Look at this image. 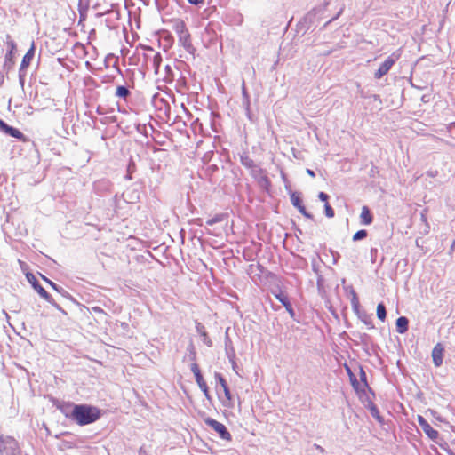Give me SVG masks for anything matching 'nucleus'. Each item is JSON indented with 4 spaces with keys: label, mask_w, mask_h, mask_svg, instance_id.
<instances>
[{
    "label": "nucleus",
    "mask_w": 455,
    "mask_h": 455,
    "mask_svg": "<svg viewBox=\"0 0 455 455\" xmlns=\"http://www.w3.org/2000/svg\"><path fill=\"white\" fill-rule=\"evenodd\" d=\"M100 417V411L97 407L76 404L74 405L69 418L80 426L88 425L95 422Z\"/></svg>",
    "instance_id": "1"
},
{
    "label": "nucleus",
    "mask_w": 455,
    "mask_h": 455,
    "mask_svg": "<svg viewBox=\"0 0 455 455\" xmlns=\"http://www.w3.org/2000/svg\"><path fill=\"white\" fill-rule=\"evenodd\" d=\"M173 30L178 35L180 43L185 48L191 47V36L183 20H176L173 25Z\"/></svg>",
    "instance_id": "2"
},
{
    "label": "nucleus",
    "mask_w": 455,
    "mask_h": 455,
    "mask_svg": "<svg viewBox=\"0 0 455 455\" xmlns=\"http://www.w3.org/2000/svg\"><path fill=\"white\" fill-rule=\"evenodd\" d=\"M191 371L193 372L194 376H195V379H196V384L198 385L199 388L201 389V391L204 393L205 398L209 401L212 400V396L210 395V391H209V387H208V385L206 383V381L204 380L202 373H201V370H200V367L197 363H194L191 364Z\"/></svg>",
    "instance_id": "3"
},
{
    "label": "nucleus",
    "mask_w": 455,
    "mask_h": 455,
    "mask_svg": "<svg viewBox=\"0 0 455 455\" xmlns=\"http://www.w3.org/2000/svg\"><path fill=\"white\" fill-rule=\"evenodd\" d=\"M204 423L217 432L220 437L225 441L230 442L232 435L227 429L226 426L212 418H206Z\"/></svg>",
    "instance_id": "4"
},
{
    "label": "nucleus",
    "mask_w": 455,
    "mask_h": 455,
    "mask_svg": "<svg viewBox=\"0 0 455 455\" xmlns=\"http://www.w3.org/2000/svg\"><path fill=\"white\" fill-rule=\"evenodd\" d=\"M400 53L394 52L388 56L385 61L379 66V68L374 73L376 79H380L383 76L388 73L395 61L400 58Z\"/></svg>",
    "instance_id": "5"
},
{
    "label": "nucleus",
    "mask_w": 455,
    "mask_h": 455,
    "mask_svg": "<svg viewBox=\"0 0 455 455\" xmlns=\"http://www.w3.org/2000/svg\"><path fill=\"white\" fill-rule=\"evenodd\" d=\"M291 201L292 205L294 207H296L303 216H305L307 219H313V215L306 210V208L303 204V202H302V198L299 193H297V192L291 193Z\"/></svg>",
    "instance_id": "6"
},
{
    "label": "nucleus",
    "mask_w": 455,
    "mask_h": 455,
    "mask_svg": "<svg viewBox=\"0 0 455 455\" xmlns=\"http://www.w3.org/2000/svg\"><path fill=\"white\" fill-rule=\"evenodd\" d=\"M418 422L419 426L421 427L424 433L432 440L437 439L439 433L437 430L434 429L430 424L425 419L424 417L419 415L418 416Z\"/></svg>",
    "instance_id": "7"
},
{
    "label": "nucleus",
    "mask_w": 455,
    "mask_h": 455,
    "mask_svg": "<svg viewBox=\"0 0 455 455\" xmlns=\"http://www.w3.org/2000/svg\"><path fill=\"white\" fill-rule=\"evenodd\" d=\"M0 130L13 138L24 140V134L19 129L9 126L3 120H0Z\"/></svg>",
    "instance_id": "8"
},
{
    "label": "nucleus",
    "mask_w": 455,
    "mask_h": 455,
    "mask_svg": "<svg viewBox=\"0 0 455 455\" xmlns=\"http://www.w3.org/2000/svg\"><path fill=\"white\" fill-rule=\"evenodd\" d=\"M444 348L441 343H437L432 350L433 363L436 367H439L443 363Z\"/></svg>",
    "instance_id": "9"
},
{
    "label": "nucleus",
    "mask_w": 455,
    "mask_h": 455,
    "mask_svg": "<svg viewBox=\"0 0 455 455\" xmlns=\"http://www.w3.org/2000/svg\"><path fill=\"white\" fill-rule=\"evenodd\" d=\"M360 220L363 225H371L373 221V215L368 206L363 205L360 213Z\"/></svg>",
    "instance_id": "10"
},
{
    "label": "nucleus",
    "mask_w": 455,
    "mask_h": 455,
    "mask_svg": "<svg viewBox=\"0 0 455 455\" xmlns=\"http://www.w3.org/2000/svg\"><path fill=\"white\" fill-rule=\"evenodd\" d=\"M275 298L283 305L289 315L293 317L295 313L288 297L283 293L275 294Z\"/></svg>",
    "instance_id": "11"
},
{
    "label": "nucleus",
    "mask_w": 455,
    "mask_h": 455,
    "mask_svg": "<svg viewBox=\"0 0 455 455\" xmlns=\"http://www.w3.org/2000/svg\"><path fill=\"white\" fill-rule=\"evenodd\" d=\"M35 54V48L34 44H32L31 48L26 52V54L23 56V59L21 60L20 64V69H26L28 68V66L31 63V60Z\"/></svg>",
    "instance_id": "12"
},
{
    "label": "nucleus",
    "mask_w": 455,
    "mask_h": 455,
    "mask_svg": "<svg viewBox=\"0 0 455 455\" xmlns=\"http://www.w3.org/2000/svg\"><path fill=\"white\" fill-rule=\"evenodd\" d=\"M408 319L401 316L396 320V330L399 333H404L408 330Z\"/></svg>",
    "instance_id": "13"
},
{
    "label": "nucleus",
    "mask_w": 455,
    "mask_h": 455,
    "mask_svg": "<svg viewBox=\"0 0 455 455\" xmlns=\"http://www.w3.org/2000/svg\"><path fill=\"white\" fill-rule=\"evenodd\" d=\"M224 395H225V400H223L222 403L224 406L231 408L234 405V400L233 396L231 395V392L229 390V387H226L223 389Z\"/></svg>",
    "instance_id": "14"
},
{
    "label": "nucleus",
    "mask_w": 455,
    "mask_h": 455,
    "mask_svg": "<svg viewBox=\"0 0 455 455\" xmlns=\"http://www.w3.org/2000/svg\"><path fill=\"white\" fill-rule=\"evenodd\" d=\"M241 163L244 167L248 169L255 167L254 161L247 155L241 156Z\"/></svg>",
    "instance_id": "15"
},
{
    "label": "nucleus",
    "mask_w": 455,
    "mask_h": 455,
    "mask_svg": "<svg viewBox=\"0 0 455 455\" xmlns=\"http://www.w3.org/2000/svg\"><path fill=\"white\" fill-rule=\"evenodd\" d=\"M386 307L383 303H379L377 306V316L378 318L384 322L386 319Z\"/></svg>",
    "instance_id": "16"
},
{
    "label": "nucleus",
    "mask_w": 455,
    "mask_h": 455,
    "mask_svg": "<svg viewBox=\"0 0 455 455\" xmlns=\"http://www.w3.org/2000/svg\"><path fill=\"white\" fill-rule=\"evenodd\" d=\"M34 288L36 289V291H37V293L44 299H48L50 298V295L49 293L45 291V289L44 287H42L40 284L38 283H34Z\"/></svg>",
    "instance_id": "17"
},
{
    "label": "nucleus",
    "mask_w": 455,
    "mask_h": 455,
    "mask_svg": "<svg viewBox=\"0 0 455 455\" xmlns=\"http://www.w3.org/2000/svg\"><path fill=\"white\" fill-rule=\"evenodd\" d=\"M129 93V90L124 86H118L116 88V95L118 97L126 98Z\"/></svg>",
    "instance_id": "18"
},
{
    "label": "nucleus",
    "mask_w": 455,
    "mask_h": 455,
    "mask_svg": "<svg viewBox=\"0 0 455 455\" xmlns=\"http://www.w3.org/2000/svg\"><path fill=\"white\" fill-rule=\"evenodd\" d=\"M223 220H224V215H223V214H217V215H216V216H214L213 218L209 219V220L206 221V224H207V225H209V226H212V225H213L214 223L221 222Z\"/></svg>",
    "instance_id": "19"
},
{
    "label": "nucleus",
    "mask_w": 455,
    "mask_h": 455,
    "mask_svg": "<svg viewBox=\"0 0 455 455\" xmlns=\"http://www.w3.org/2000/svg\"><path fill=\"white\" fill-rule=\"evenodd\" d=\"M367 235H368L367 231H366V230H364V229H362V230L357 231V232L353 235V240H354V241L362 240V239H364Z\"/></svg>",
    "instance_id": "20"
},
{
    "label": "nucleus",
    "mask_w": 455,
    "mask_h": 455,
    "mask_svg": "<svg viewBox=\"0 0 455 455\" xmlns=\"http://www.w3.org/2000/svg\"><path fill=\"white\" fill-rule=\"evenodd\" d=\"M215 379L218 380V382L220 385V387H222V389L228 387L227 381L225 380V379L222 377V375L220 373L216 372Z\"/></svg>",
    "instance_id": "21"
},
{
    "label": "nucleus",
    "mask_w": 455,
    "mask_h": 455,
    "mask_svg": "<svg viewBox=\"0 0 455 455\" xmlns=\"http://www.w3.org/2000/svg\"><path fill=\"white\" fill-rule=\"evenodd\" d=\"M9 45H10V50L9 52L6 53V59H8L9 60H12V57H13V52L15 51L16 49V44L14 42H10L9 43Z\"/></svg>",
    "instance_id": "22"
},
{
    "label": "nucleus",
    "mask_w": 455,
    "mask_h": 455,
    "mask_svg": "<svg viewBox=\"0 0 455 455\" xmlns=\"http://www.w3.org/2000/svg\"><path fill=\"white\" fill-rule=\"evenodd\" d=\"M324 210H325V214L328 218H332L334 217V210L332 209V207L329 204V203H326L324 204Z\"/></svg>",
    "instance_id": "23"
},
{
    "label": "nucleus",
    "mask_w": 455,
    "mask_h": 455,
    "mask_svg": "<svg viewBox=\"0 0 455 455\" xmlns=\"http://www.w3.org/2000/svg\"><path fill=\"white\" fill-rule=\"evenodd\" d=\"M318 197L321 201L325 202V204L328 203L329 196L326 193L320 192Z\"/></svg>",
    "instance_id": "24"
},
{
    "label": "nucleus",
    "mask_w": 455,
    "mask_h": 455,
    "mask_svg": "<svg viewBox=\"0 0 455 455\" xmlns=\"http://www.w3.org/2000/svg\"><path fill=\"white\" fill-rule=\"evenodd\" d=\"M188 2L195 5L204 4V0H188Z\"/></svg>",
    "instance_id": "25"
},
{
    "label": "nucleus",
    "mask_w": 455,
    "mask_h": 455,
    "mask_svg": "<svg viewBox=\"0 0 455 455\" xmlns=\"http://www.w3.org/2000/svg\"><path fill=\"white\" fill-rule=\"evenodd\" d=\"M44 280H45V281H46V282H47V283H49V284H50L53 289H55V290L57 289V286H56V284H55L53 282H52L51 280H49V279H47V278H45V277H44Z\"/></svg>",
    "instance_id": "26"
},
{
    "label": "nucleus",
    "mask_w": 455,
    "mask_h": 455,
    "mask_svg": "<svg viewBox=\"0 0 455 455\" xmlns=\"http://www.w3.org/2000/svg\"><path fill=\"white\" fill-rule=\"evenodd\" d=\"M307 174H308L309 176H311V177H313V178L315 176V175L314 171H312V170H310V169H307Z\"/></svg>",
    "instance_id": "27"
},
{
    "label": "nucleus",
    "mask_w": 455,
    "mask_h": 455,
    "mask_svg": "<svg viewBox=\"0 0 455 455\" xmlns=\"http://www.w3.org/2000/svg\"><path fill=\"white\" fill-rule=\"evenodd\" d=\"M354 304H355V305H357V304H358V300H357V299H356V298L355 299V302H354Z\"/></svg>",
    "instance_id": "28"
}]
</instances>
